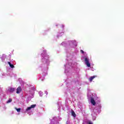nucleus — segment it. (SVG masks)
I'll return each instance as SVG.
<instances>
[{
	"label": "nucleus",
	"instance_id": "obj_1",
	"mask_svg": "<svg viewBox=\"0 0 124 124\" xmlns=\"http://www.w3.org/2000/svg\"><path fill=\"white\" fill-rule=\"evenodd\" d=\"M84 61L85 64H86L87 66L88 67H91V63H90V60H89V58H88V57H86L84 59Z\"/></svg>",
	"mask_w": 124,
	"mask_h": 124
},
{
	"label": "nucleus",
	"instance_id": "obj_2",
	"mask_svg": "<svg viewBox=\"0 0 124 124\" xmlns=\"http://www.w3.org/2000/svg\"><path fill=\"white\" fill-rule=\"evenodd\" d=\"M16 89L14 88L9 87L8 89V92L10 93H13Z\"/></svg>",
	"mask_w": 124,
	"mask_h": 124
},
{
	"label": "nucleus",
	"instance_id": "obj_3",
	"mask_svg": "<svg viewBox=\"0 0 124 124\" xmlns=\"http://www.w3.org/2000/svg\"><path fill=\"white\" fill-rule=\"evenodd\" d=\"M91 103L94 106H95V104H96V103L95 102V101H94V99H93V98H91Z\"/></svg>",
	"mask_w": 124,
	"mask_h": 124
},
{
	"label": "nucleus",
	"instance_id": "obj_4",
	"mask_svg": "<svg viewBox=\"0 0 124 124\" xmlns=\"http://www.w3.org/2000/svg\"><path fill=\"white\" fill-rule=\"evenodd\" d=\"M22 92V88H21V87H18L16 89V93H20Z\"/></svg>",
	"mask_w": 124,
	"mask_h": 124
},
{
	"label": "nucleus",
	"instance_id": "obj_5",
	"mask_svg": "<svg viewBox=\"0 0 124 124\" xmlns=\"http://www.w3.org/2000/svg\"><path fill=\"white\" fill-rule=\"evenodd\" d=\"M95 77H96V76H93L89 78L90 82H92L94 78H95Z\"/></svg>",
	"mask_w": 124,
	"mask_h": 124
},
{
	"label": "nucleus",
	"instance_id": "obj_6",
	"mask_svg": "<svg viewBox=\"0 0 124 124\" xmlns=\"http://www.w3.org/2000/svg\"><path fill=\"white\" fill-rule=\"evenodd\" d=\"M8 63L11 68H14V65L11 64L10 62H8Z\"/></svg>",
	"mask_w": 124,
	"mask_h": 124
},
{
	"label": "nucleus",
	"instance_id": "obj_7",
	"mask_svg": "<svg viewBox=\"0 0 124 124\" xmlns=\"http://www.w3.org/2000/svg\"><path fill=\"white\" fill-rule=\"evenodd\" d=\"M72 115H73V117H76V113H75V112H74L73 110H72Z\"/></svg>",
	"mask_w": 124,
	"mask_h": 124
},
{
	"label": "nucleus",
	"instance_id": "obj_8",
	"mask_svg": "<svg viewBox=\"0 0 124 124\" xmlns=\"http://www.w3.org/2000/svg\"><path fill=\"white\" fill-rule=\"evenodd\" d=\"M10 102H12V99L10 98L9 100L7 101V103H10Z\"/></svg>",
	"mask_w": 124,
	"mask_h": 124
},
{
	"label": "nucleus",
	"instance_id": "obj_9",
	"mask_svg": "<svg viewBox=\"0 0 124 124\" xmlns=\"http://www.w3.org/2000/svg\"><path fill=\"white\" fill-rule=\"evenodd\" d=\"M17 112H20L21 111V108H16Z\"/></svg>",
	"mask_w": 124,
	"mask_h": 124
},
{
	"label": "nucleus",
	"instance_id": "obj_10",
	"mask_svg": "<svg viewBox=\"0 0 124 124\" xmlns=\"http://www.w3.org/2000/svg\"><path fill=\"white\" fill-rule=\"evenodd\" d=\"M31 107H28V108L26 109V111H30V110H31Z\"/></svg>",
	"mask_w": 124,
	"mask_h": 124
},
{
	"label": "nucleus",
	"instance_id": "obj_11",
	"mask_svg": "<svg viewBox=\"0 0 124 124\" xmlns=\"http://www.w3.org/2000/svg\"><path fill=\"white\" fill-rule=\"evenodd\" d=\"M35 106H36V105L35 104V105H31V108H34V107H35Z\"/></svg>",
	"mask_w": 124,
	"mask_h": 124
},
{
	"label": "nucleus",
	"instance_id": "obj_12",
	"mask_svg": "<svg viewBox=\"0 0 124 124\" xmlns=\"http://www.w3.org/2000/svg\"><path fill=\"white\" fill-rule=\"evenodd\" d=\"M80 52L81 53V54H84V51L83 50H80Z\"/></svg>",
	"mask_w": 124,
	"mask_h": 124
},
{
	"label": "nucleus",
	"instance_id": "obj_13",
	"mask_svg": "<svg viewBox=\"0 0 124 124\" xmlns=\"http://www.w3.org/2000/svg\"><path fill=\"white\" fill-rule=\"evenodd\" d=\"M88 124H93V123L92 122H89Z\"/></svg>",
	"mask_w": 124,
	"mask_h": 124
}]
</instances>
